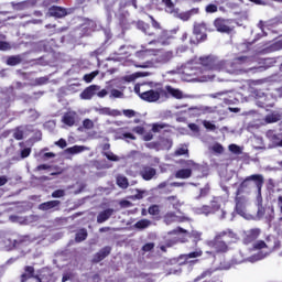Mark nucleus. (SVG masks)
Listing matches in <instances>:
<instances>
[{"label":"nucleus","mask_w":282,"mask_h":282,"mask_svg":"<svg viewBox=\"0 0 282 282\" xmlns=\"http://www.w3.org/2000/svg\"><path fill=\"white\" fill-rule=\"evenodd\" d=\"M263 175L252 174L247 176L238 186L236 195H241L243 193H250L256 186L258 195H261V188H263Z\"/></svg>","instance_id":"obj_3"},{"label":"nucleus","mask_w":282,"mask_h":282,"mask_svg":"<svg viewBox=\"0 0 282 282\" xmlns=\"http://www.w3.org/2000/svg\"><path fill=\"white\" fill-rule=\"evenodd\" d=\"M200 215H213V209H210V205H203L199 208Z\"/></svg>","instance_id":"obj_42"},{"label":"nucleus","mask_w":282,"mask_h":282,"mask_svg":"<svg viewBox=\"0 0 282 282\" xmlns=\"http://www.w3.org/2000/svg\"><path fill=\"white\" fill-rule=\"evenodd\" d=\"M143 140H144V142H151V140H153V132H147L143 135Z\"/></svg>","instance_id":"obj_63"},{"label":"nucleus","mask_w":282,"mask_h":282,"mask_svg":"<svg viewBox=\"0 0 282 282\" xmlns=\"http://www.w3.org/2000/svg\"><path fill=\"white\" fill-rule=\"evenodd\" d=\"M162 3H164L165 8H167L170 12H173V10H175V4L173 3V0H162Z\"/></svg>","instance_id":"obj_46"},{"label":"nucleus","mask_w":282,"mask_h":282,"mask_svg":"<svg viewBox=\"0 0 282 282\" xmlns=\"http://www.w3.org/2000/svg\"><path fill=\"white\" fill-rule=\"evenodd\" d=\"M218 10V7L217 4H207L206 8H205V12H207V14H215V12H217Z\"/></svg>","instance_id":"obj_43"},{"label":"nucleus","mask_w":282,"mask_h":282,"mask_svg":"<svg viewBox=\"0 0 282 282\" xmlns=\"http://www.w3.org/2000/svg\"><path fill=\"white\" fill-rule=\"evenodd\" d=\"M199 63L206 69H213L214 72H221V61L213 55L199 57Z\"/></svg>","instance_id":"obj_5"},{"label":"nucleus","mask_w":282,"mask_h":282,"mask_svg":"<svg viewBox=\"0 0 282 282\" xmlns=\"http://www.w3.org/2000/svg\"><path fill=\"white\" fill-rule=\"evenodd\" d=\"M174 155H175V158H180V156H182V155H185L186 158H188V148L187 147H181V148H178V149H176L175 151H174Z\"/></svg>","instance_id":"obj_35"},{"label":"nucleus","mask_w":282,"mask_h":282,"mask_svg":"<svg viewBox=\"0 0 282 282\" xmlns=\"http://www.w3.org/2000/svg\"><path fill=\"white\" fill-rule=\"evenodd\" d=\"M23 135H24L23 130L19 128H17L13 132L14 140H23Z\"/></svg>","instance_id":"obj_47"},{"label":"nucleus","mask_w":282,"mask_h":282,"mask_svg":"<svg viewBox=\"0 0 282 282\" xmlns=\"http://www.w3.org/2000/svg\"><path fill=\"white\" fill-rule=\"evenodd\" d=\"M135 140V135L131 132H124L121 137V140Z\"/></svg>","instance_id":"obj_58"},{"label":"nucleus","mask_w":282,"mask_h":282,"mask_svg":"<svg viewBox=\"0 0 282 282\" xmlns=\"http://www.w3.org/2000/svg\"><path fill=\"white\" fill-rule=\"evenodd\" d=\"M83 151H87V147L73 145V147L66 149V153H69V155H78V153H83Z\"/></svg>","instance_id":"obj_27"},{"label":"nucleus","mask_w":282,"mask_h":282,"mask_svg":"<svg viewBox=\"0 0 282 282\" xmlns=\"http://www.w3.org/2000/svg\"><path fill=\"white\" fill-rule=\"evenodd\" d=\"M236 202V213H238V215H243L246 213V203L243 202V197L237 195L235 198Z\"/></svg>","instance_id":"obj_21"},{"label":"nucleus","mask_w":282,"mask_h":282,"mask_svg":"<svg viewBox=\"0 0 282 282\" xmlns=\"http://www.w3.org/2000/svg\"><path fill=\"white\" fill-rule=\"evenodd\" d=\"M48 80H50V78H47V77H40V78L36 79V83L39 85H47Z\"/></svg>","instance_id":"obj_64"},{"label":"nucleus","mask_w":282,"mask_h":282,"mask_svg":"<svg viewBox=\"0 0 282 282\" xmlns=\"http://www.w3.org/2000/svg\"><path fill=\"white\" fill-rule=\"evenodd\" d=\"M162 95L165 96V98L171 96L176 100H182V98H184V93L180 88H173L171 85L165 86L164 93H162Z\"/></svg>","instance_id":"obj_13"},{"label":"nucleus","mask_w":282,"mask_h":282,"mask_svg":"<svg viewBox=\"0 0 282 282\" xmlns=\"http://www.w3.org/2000/svg\"><path fill=\"white\" fill-rule=\"evenodd\" d=\"M8 50H12V46L10 45V43L6 41H0V51L8 52Z\"/></svg>","instance_id":"obj_48"},{"label":"nucleus","mask_w":282,"mask_h":282,"mask_svg":"<svg viewBox=\"0 0 282 282\" xmlns=\"http://www.w3.org/2000/svg\"><path fill=\"white\" fill-rule=\"evenodd\" d=\"M119 206L121 208H131V206H133V203H131L130 200H127V199H122V200H120Z\"/></svg>","instance_id":"obj_56"},{"label":"nucleus","mask_w":282,"mask_h":282,"mask_svg":"<svg viewBox=\"0 0 282 282\" xmlns=\"http://www.w3.org/2000/svg\"><path fill=\"white\" fill-rule=\"evenodd\" d=\"M148 213H149V215H152L154 217L160 215V205H151L148 208Z\"/></svg>","instance_id":"obj_38"},{"label":"nucleus","mask_w":282,"mask_h":282,"mask_svg":"<svg viewBox=\"0 0 282 282\" xmlns=\"http://www.w3.org/2000/svg\"><path fill=\"white\" fill-rule=\"evenodd\" d=\"M23 63V56L21 55H11L7 58V65L10 67H17Z\"/></svg>","instance_id":"obj_22"},{"label":"nucleus","mask_w":282,"mask_h":282,"mask_svg":"<svg viewBox=\"0 0 282 282\" xmlns=\"http://www.w3.org/2000/svg\"><path fill=\"white\" fill-rule=\"evenodd\" d=\"M150 19H151V21H152V28H153L154 30H162V26L160 25V22H158V21L155 20V18H153L152 15H150Z\"/></svg>","instance_id":"obj_59"},{"label":"nucleus","mask_w":282,"mask_h":282,"mask_svg":"<svg viewBox=\"0 0 282 282\" xmlns=\"http://www.w3.org/2000/svg\"><path fill=\"white\" fill-rule=\"evenodd\" d=\"M178 163L185 169L177 170L174 177L176 180H188L189 177H193V169H197V163L193 160H181Z\"/></svg>","instance_id":"obj_4"},{"label":"nucleus","mask_w":282,"mask_h":282,"mask_svg":"<svg viewBox=\"0 0 282 282\" xmlns=\"http://www.w3.org/2000/svg\"><path fill=\"white\" fill-rule=\"evenodd\" d=\"M203 127H205V129H207V131H216V129H217V126H215V123H213L208 120L203 121Z\"/></svg>","instance_id":"obj_41"},{"label":"nucleus","mask_w":282,"mask_h":282,"mask_svg":"<svg viewBox=\"0 0 282 282\" xmlns=\"http://www.w3.org/2000/svg\"><path fill=\"white\" fill-rule=\"evenodd\" d=\"M210 193V187L205 186L200 188L199 194L196 196V199H202L204 197H208V194Z\"/></svg>","instance_id":"obj_37"},{"label":"nucleus","mask_w":282,"mask_h":282,"mask_svg":"<svg viewBox=\"0 0 282 282\" xmlns=\"http://www.w3.org/2000/svg\"><path fill=\"white\" fill-rule=\"evenodd\" d=\"M9 243L13 250H21L30 245V237L19 236L17 239H9Z\"/></svg>","instance_id":"obj_10"},{"label":"nucleus","mask_w":282,"mask_h":282,"mask_svg":"<svg viewBox=\"0 0 282 282\" xmlns=\"http://www.w3.org/2000/svg\"><path fill=\"white\" fill-rule=\"evenodd\" d=\"M21 282H43L39 275H35L34 267H24V273L21 274Z\"/></svg>","instance_id":"obj_8"},{"label":"nucleus","mask_w":282,"mask_h":282,"mask_svg":"<svg viewBox=\"0 0 282 282\" xmlns=\"http://www.w3.org/2000/svg\"><path fill=\"white\" fill-rule=\"evenodd\" d=\"M99 90L100 86L90 85L80 93L79 97L82 98V100H91V98H94Z\"/></svg>","instance_id":"obj_11"},{"label":"nucleus","mask_w":282,"mask_h":282,"mask_svg":"<svg viewBox=\"0 0 282 282\" xmlns=\"http://www.w3.org/2000/svg\"><path fill=\"white\" fill-rule=\"evenodd\" d=\"M176 217H177V216L175 215V213L169 212V213H166L165 216H164V221H165L166 224H171V221H175V218H176Z\"/></svg>","instance_id":"obj_40"},{"label":"nucleus","mask_w":282,"mask_h":282,"mask_svg":"<svg viewBox=\"0 0 282 282\" xmlns=\"http://www.w3.org/2000/svg\"><path fill=\"white\" fill-rule=\"evenodd\" d=\"M267 138L276 147L281 140V133H276L274 130H269L267 132Z\"/></svg>","instance_id":"obj_26"},{"label":"nucleus","mask_w":282,"mask_h":282,"mask_svg":"<svg viewBox=\"0 0 282 282\" xmlns=\"http://www.w3.org/2000/svg\"><path fill=\"white\" fill-rule=\"evenodd\" d=\"M63 124L66 127H74L78 122V112L77 111H67L62 117Z\"/></svg>","instance_id":"obj_14"},{"label":"nucleus","mask_w":282,"mask_h":282,"mask_svg":"<svg viewBox=\"0 0 282 282\" xmlns=\"http://www.w3.org/2000/svg\"><path fill=\"white\" fill-rule=\"evenodd\" d=\"M84 129H94V121L91 119H85L83 121Z\"/></svg>","instance_id":"obj_54"},{"label":"nucleus","mask_w":282,"mask_h":282,"mask_svg":"<svg viewBox=\"0 0 282 282\" xmlns=\"http://www.w3.org/2000/svg\"><path fill=\"white\" fill-rule=\"evenodd\" d=\"M113 213H116L113 208H107L100 212L97 216V224H105V221H108V219H111V217L113 216Z\"/></svg>","instance_id":"obj_18"},{"label":"nucleus","mask_w":282,"mask_h":282,"mask_svg":"<svg viewBox=\"0 0 282 282\" xmlns=\"http://www.w3.org/2000/svg\"><path fill=\"white\" fill-rule=\"evenodd\" d=\"M280 120L281 115L279 113L267 115L264 118V122H267V124H274V122H279Z\"/></svg>","instance_id":"obj_30"},{"label":"nucleus","mask_w":282,"mask_h":282,"mask_svg":"<svg viewBox=\"0 0 282 282\" xmlns=\"http://www.w3.org/2000/svg\"><path fill=\"white\" fill-rule=\"evenodd\" d=\"M165 199L166 202H169V204H171L174 210L180 212V208H182V202H180V198H177V196H167Z\"/></svg>","instance_id":"obj_25"},{"label":"nucleus","mask_w":282,"mask_h":282,"mask_svg":"<svg viewBox=\"0 0 282 282\" xmlns=\"http://www.w3.org/2000/svg\"><path fill=\"white\" fill-rule=\"evenodd\" d=\"M111 246H106L101 248L97 253L94 254L91 259V263H100V261H105L109 254H111Z\"/></svg>","instance_id":"obj_12"},{"label":"nucleus","mask_w":282,"mask_h":282,"mask_svg":"<svg viewBox=\"0 0 282 282\" xmlns=\"http://www.w3.org/2000/svg\"><path fill=\"white\" fill-rule=\"evenodd\" d=\"M166 127H169L166 123H153L151 131L152 133H162V130L166 129Z\"/></svg>","instance_id":"obj_34"},{"label":"nucleus","mask_w":282,"mask_h":282,"mask_svg":"<svg viewBox=\"0 0 282 282\" xmlns=\"http://www.w3.org/2000/svg\"><path fill=\"white\" fill-rule=\"evenodd\" d=\"M202 254H204V252L202 251V249H196L193 252H189L187 254L183 256V259H185V261H187L188 259H197L198 257H202Z\"/></svg>","instance_id":"obj_32"},{"label":"nucleus","mask_w":282,"mask_h":282,"mask_svg":"<svg viewBox=\"0 0 282 282\" xmlns=\"http://www.w3.org/2000/svg\"><path fill=\"white\" fill-rule=\"evenodd\" d=\"M232 239H237V235L232 229L216 232L215 237L207 241L208 248H212L214 251H206V254H209L214 259L217 254H227V252H230Z\"/></svg>","instance_id":"obj_1"},{"label":"nucleus","mask_w":282,"mask_h":282,"mask_svg":"<svg viewBox=\"0 0 282 282\" xmlns=\"http://www.w3.org/2000/svg\"><path fill=\"white\" fill-rule=\"evenodd\" d=\"M229 151L231 153H235L236 155H239V153H241V148L239 145L232 143L229 145Z\"/></svg>","instance_id":"obj_49"},{"label":"nucleus","mask_w":282,"mask_h":282,"mask_svg":"<svg viewBox=\"0 0 282 282\" xmlns=\"http://www.w3.org/2000/svg\"><path fill=\"white\" fill-rule=\"evenodd\" d=\"M156 41L164 45V43H166V31H161V34L156 37Z\"/></svg>","instance_id":"obj_57"},{"label":"nucleus","mask_w":282,"mask_h":282,"mask_svg":"<svg viewBox=\"0 0 282 282\" xmlns=\"http://www.w3.org/2000/svg\"><path fill=\"white\" fill-rule=\"evenodd\" d=\"M208 39V35L206 33H202V30L199 26L194 28V36L189 39L191 45H199V43H204Z\"/></svg>","instance_id":"obj_15"},{"label":"nucleus","mask_w":282,"mask_h":282,"mask_svg":"<svg viewBox=\"0 0 282 282\" xmlns=\"http://www.w3.org/2000/svg\"><path fill=\"white\" fill-rule=\"evenodd\" d=\"M260 232L261 231L259 229H251L249 234L245 237L243 243L248 246L249 243L257 241V238L259 237Z\"/></svg>","instance_id":"obj_19"},{"label":"nucleus","mask_w":282,"mask_h":282,"mask_svg":"<svg viewBox=\"0 0 282 282\" xmlns=\"http://www.w3.org/2000/svg\"><path fill=\"white\" fill-rule=\"evenodd\" d=\"M217 269H206L196 278V281H202L203 279H209L210 281L213 276H217L219 280V275H215Z\"/></svg>","instance_id":"obj_20"},{"label":"nucleus","mask_w":282,"mask_h":282,"mask_svg":"<svg viewBox=\"0 0 282 282\" xmlns=\"http://www.w3.org/2000/svg\"><path fill=\"white\" fill-rule=\"evenodd\" d=\"M52 197L53 198H61V197H65V189H56L52 193Z\"/></svg>","instance_id":"obj_50"},{"label":"nucleus","mask_w":282,"mask_h":282,"mask_svg":"<svg viewBox=\"0 0 282 282\" xmlns=\"http://www.w3.org/2000/svg\"><path fill=\"white\" fill-rule=\"evenodd\" d=\"M124 93L118 90V89H111L110 91V98H123Z\"/></svg>","instance_id":"obj_45"},{"label":"nucleus","mask_w":282,"mask_h":282,"mask_svg":"<svg viewBox=\"0 0 282 282\" xmlns=\"http://www.w3.org/2000/svg\"><path fill=\"white\" fill-rule=\"evenodd\" d=\"M209 208L212 209V213L215 214L217 210H219V208H221V205L217 200H212Z\"/></svg>","instance_id":"obj_44"},{"label":"nucleus","mask_w":282,"mask_h":282,"mask_svg":"<svg viewBox=\"0 0 282 282\" xmlns=\"http://www.w3.org/2000/svg\"><path fill=\"white\" fill-rule=\"evenodd\" d=\"M61 206V200H48L41 203L39 205V210L47 212V210H58V207Z\"/></svg>","instance_id":"obj_17"},{"label":"nucleus","mask_w":282,"mask_h":282,"mask_svg":"<svg viewBox=\"0 0 282 282\" xmlns=\"http://www.w3.org/2000/svg\"><path fill=\"white\" fill-rule=\"evenodd\" d=\"M151 224L152 223L149 219H141L134 224V228H137L138 230H144V229L149 228V226H151Z\"/></svg>","instance_id":"obj_31"},{"label":"nucleus","mask_w":282,"mask_h":282,"mask_svg":"<svg viewBox=\"0 0 282 282\" xmlns=\"http://www.w3.org/2000/svg\"><path fill=\"white\" fill-rule=\"evenodd\" d=\"M232 20L230 19L217 18L214 21V26L216 28L217 32H220L221 34H230L232 32V26H230Z\"/></svg>","instance_id":"obj_7"},{"label":"nucleus","mask_w":282,"mask_h":282,"mask_svg":"<svg viewBox=\"0 0 282 282\" xmlns=\"http://www.w3.org/2000/svg\"><path fill=\"white\" fill-rule=\"evenodd\" d=\"M50 17H54L55 19H63V17H67V9L63 7L52 6L48 9Z\"/></svg>","instance_id":"obj_16"},{"label":"nucleus","mask_w":282,"mask_h":282,"mask_svg":"<svg viewBox=\"0 0 282 282\" xmlns=\"http://www.w3.org/2000/svg\"><path fill=\"white\" fill-rule=\"evenodd\" d=\"M87 237H88L87 229L82 228L76 232L75 241H76V243H80V242L85 241V239H87Z\"/></svg>","instance_id":"obj_29"},{"label":"nucleus","mask_w":282,"mask_h":282,"mask_svg":"<svg viewBox=\"0 0 282 282\" xmlns=\"http://www.w3.org/2000/svg\"><path fill=\"white\" fill-rule=\"evenodd\" d=\"M170 61H173V51H166L159 56V63L166 64Z\"/></svg>","instance_id":"obj_28"},{"label":"nucleus","mask_w":282,"mask_h":282,"mask_svg":"<svg viewBox=\"0 0 282 282\" xmlns=\"http://www.w3.org/2000/svg\"><path fill=\"white\" fill-rule=\"evenodd\" d=\"M139 30H142L148 36H155V32L153 31V28H151V24L147 22H139L138 23Z\"/></svg>","instance_id":"obj_23"},{"label":"nucleus","mask_w":282,"mask_h":282,"mask_svg":"<svg viewBox=\"0 0 282 282\" xmlns=\"http://www.w3.org/2000/svg\"><path fill=\"white\" fill-rule=\"evenodd\" d=\"M139 175L145 182H151V180H153V177L158 175V170H155V167H152L150 165H142L139 171Z\"/></svg>","instance_id":"obj_9"},{"label":"nucleus","mask_w":282,"mask_h":282,"mask_svg":"<svg viewBox=\"0 0 282 282\" xmlns=\"http://www.w3.org/2000/svg\"><path fill=\"white\" fill-rule=\"evenodd\" d=\"M98 74H100V72L94 70L89 74L84 75L83 80H85V83H91V80H94V78H96Z\"/></svg>","instance_id":"obj_36"},{"label":"nucleus","mask_w":282,"mask_h":282,"mask_svg":"<svg viewBox=\"0 0 282 282\" xmlns=\"http://www.w3.org/2000/svg\"><path fill=\"white\" fill-rule=\"evenodd\" d=\"M252 63V59L248 56H238L234 58L231 62L221 59L220 61V72H226L231 76H243V74H248L252 72V67H248Z\"/></svg>","instance_id":"obj_2"},{"label":"nucleus","mask_w":282,"mask_h":282,"mask_svg":"<svg viewBox=\"0 0 282 282\" xmlns=\"http://www.w3.org/2000/svg\"><path fill=\"white\" fill-rule=\"evenodd\" d=\"M122 113L126 116V118H135V110L124 109Z\"/></svg>","instance_id":"obj_52"},{"label":"nucleus","mask_w":282,"mask_h":282,"mask_svg":"<svg viewBox=\"0 0 282 282\" xmlns=\"http://www.w3.org/2000/svg\"><path fill=\"white\" fill-rule=\"evenodd\" d=\"M55 144L56 147H59V149H65V147H67V141L65 139H59Z\"/></svg>","instance_id":"obj_60"},{"label":"nucleus","mask_w":282,"mask_h":282,"mask_svg":"<svg viewBox=\"0 0 282 282\" xmlns=\"http://www.w3.org/2000/svg\"><path fill=\"white\" fill-rule=\"evenodd\" d=\"M153 248H155V243L153 242H148L142 247V251L143 252H151V250H153Z\"/></svg>","instance_id":"obj_53"},{"label":"nucleus","mask_w":282,"mask_h":282,"mask_svg":"<svg viewBox=\"0 0 282 282\" xmlns=\"http://www.w3.org/2000/svg\"><path fill=\"white\" fill-rule=\"evenodd\" d=\"M214 153H224V145L221 143H216L213 145Z\"/></svg>","instance_id":"obj_55"},{"label":"nucleus","mask_w":282,"mask_h":282,"mask_svg":"<svg viewBox=\"0 0 282 282\" xmlns=\"http://www.w3.org/2000/svg\"><path fill=\"white\" fill-rule=\"evenodd\" d=\"M263 248H270L263 240H259L257 242H253V250H263Z\"/></svg>","instance_id":"obj_39"},{"label":"nucleus","mask_w":282,"mask_h":282,"mask_svg":"<svg viewBox=\"0 0 282 282\" xmlns=\"http://www.w3.org/2000/svg\"><path fill=\"white\" fill-rule=\"evenodd\" d=\"M104 155H105V156L107 158V160H109L110 162H118V160H120V159L118 158V155L113 154V152H110V153L105 152Z\"/></svg>","instance_id":"obj_51"},{"label":"nucleus","mask_w":282,"mask_h":282,"mask_svg":"<svg viewBox=\"0 0 282 282\" xmlns=\"http://www.w3.org/2000/svg\"><path fill=\"white\" fill-rule=\"evenodd\" d=\"M117 185L119 188H129V180L126 176H117Z\"/></svg>","instance_id":"obj_33"},{"label":"nucleus","mask_w":282,"mask_h":282,"mask_svg":"<svg viewBox=\"0 0 282 282\" xmlns=\"http://www.w3.org/2000/svg\"><path fill=\"white\" fill-rule=\"evenodd\" d=\"M162 94H164V88L150 89V90L143 91L140 95V98L145 102H158V100L162 98L163 96Z\"/></svg>","instance_id":"obj_6"},{"label":"nucleus","mask_w":282,"mask_h":282,"mask_svg":"<svg viewBox=\"0 0 282 282\" xmlns=\"http://www.w3.org/2000/svg\"><path fill=\"white\" fill-rule=\"evenodd\" d=\"M20 147V160H25V158H30L32 154V148H25V142H19Z\"/></svg>","instance_id":"obj_24"},{"label":"nucleus","mask_w":282,"mask_h":282,"mask_svg":"<svg viewBox=\"0 0 282 282\" xmlns=\"http://www.w3.org/2000/svg\"><path fill=\"white\" fill-rule=\"evenodd\" d=\"M147 56H148V52L147 51H138V52H135V57L137 58L144 59V58H147Z\"/></svg>","instance_id":"obj_61"},{"label":"nucleus","mask_w":282,"mask_h":282,"mask_svg":"<svg viewBox=\"0 0 282 282\" xmlns=\"http://www.w3.org/2000/svg\"><path fill=\"white\" fill-rule=\"evenodd\" d=\"M133 131H134V133H138L139 135H142V134H144V127L137 126V127L133 128Z\"/></svg>","instance_id":"obj_62"}]
</instances>
